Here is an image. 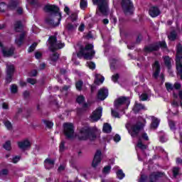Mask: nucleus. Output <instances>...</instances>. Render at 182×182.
I'll return each instance as SVG.
<instances>
[{"instance_id":"69168bd1","label":"nucleus","mask_w":182,"mask_h":182,"mask_svg":"<svg viewBox=\"0 0 182 182\" xmlns=\"http://www.w3.org/2000/svg\"><path fill=\"white\" fill-rule=\"evenodd\" d=\"M160 140L162 143H166V141H167V138H166V136H161Z\"/></svg>"},{"instance_id":"b1692460","label":"nucleus","mask_w":182,"mask_h":182,"mask_svg":"<svg viewBox=\"0 0 182 182\" xmlns=\"http://www.w3.org/2000/svg\"><path fill=\"white\" fill-rule=\"evenodd\" d=\"M23 39H25V33H21L18 37L16 38V43L18 46H21L23 43Z\"/></svg>"},{"instance_id":"680f3d73","label":"nucleus","mask_w":182,"mask_h":182,"mask_svg":"<svg viewBox=\"0 0 182 182\" xmlns=\"http://www.w3.org/2000/svg\"><path fill=\"white\" fill-rule=\"evenodd\" d=\"M174 88L176 90L181 89V84L176 82L174 84Z\"/></svg>"},{"instance_id":"39448f33","label":"nucleus","mask_w":182,"mask_h":182,"mask_svg":"<svg viewBox=\"0 0 182 182\" xmlns=\"http://www.w3.org/2000/svg\"><path fill=\"white\" fill-rule=\"evenodd\" d=\"M94 5L98 6V10L102 15H107L109 12V0H92Z\"/></svg>"},{"instance_id":"58836bf2","label":"nucleus","mask_w":182,"mask_h":182,"mask_svg":"<svg viewBox=\"0 0 182 182\" xmlns=\"http://www.w3.org/2000/svg\"><path fill=\"white\" fill-rule=\"evenodd\" d=\"M4 149L6 150H11V141H7L4 145Z\"/></svg>"},{"instance_id":"393cba45","label":"nucleus","mask_w":182,"mask_h":182,"mask_svg":"<svg viewBox=\"0 0 182 182\" xmlns=\"http://www.w3.org/2000/svg\"><path fill=\"white\" fill-rule=\"evenodd\" d=\"M2 52H3L4 56H5L6 58L12 56V55H14V50H12V49H8V50L3 49Z\"/></svg>"},{"instance_id":"0e129e2a","label":"nucleus","mask_w":182,"mask_h":182,"mask_svg":"<svg viewBox=\"0 0 182 182\" xmlns=\"http://www.w3.org/2000/svg\"><path fill=\"white\" fill-rule=\"evenodd\" d=\"M23 95L25 99L29 97V95H30L29 91H25Z\"/></svg>"},{"instance_id":"de8ad7c7","label":"nucleus","mask_w":182,"mask_h":182,"mask_svg":"<svg viewBox=\"0 0 182 182\" xmlns=\"http://www.w3.org/2000/svg\"><path fill=\"white\" fill-rule=\"evenodd\" d=\"M4 126L8 129V130H11V129H12V124L9 121H6L4 122Z\"/></svg>"},{"instance_id":"4468645a","label":"nucleus","mask_w":182,"mask_h":182,"mask_svg":"<svg viewBox=\"0 0 182 182\" xmlns=\"http://www.w3.org/2000/svg\"><path fill=\"white\" fill-rule=\"evenodd\" d=\"M102 161V151L97 150V152L95 154L92 166L95 168V167H97L99 164H100V162Z\"/></svg>"},{"instance_id":"8fccbe9b","label":"nucleus","mask_w":182,"mask_h":182,"mask_svg":"<svg viewBox=\"0 0 182 182\" xmlns=\"http://www.w3.org/2000/svg\"><path fill=\"white\" fill-rule=\"evenodd\" d=\"M28 83H30L31 85H35L36 83V80L33 78H28L27 79Z\"/></svg>"},{"instance_id":"4c0bfd02","label":"nucleus","mask_w":182,"mask_h":182,"mask_svg":"<svg viewBox=\"0 0 182 182\" xmlns=\"http://www.w3.org/2000/svg\"><path fill=\"white\" fill-rule=\"evenodd\" d=\"M13 76H14V75H12V74H6V83H11L12 82Z\"/></svg>"},{"instance_id":"3c124183","label":"nucleus","mask_w":182,"mask_h":182,"mask_svg":"<svg viewBox=\"0 0 182 182\" xmlns=\"http://www.w3.org/2000/svg\"><path fill=\"white\" fill-rule=\"evenodd\" d=\"M112 116H113V117L120 118V116L119 115V112L113 109H112Z\"/></svg>"},{"instance_id":"864d4df0","label":"nucleus","mask_w":182,"mask_h":182,"mask_svg":"<svg viewBox=\"0 0 182 182\" xmlns=\"http://www.w3.org/2000/svg\"><path fill=\"white\" fill-rule=\"evenodd\" d=\"M65 150V141H61L60 144V151H63Z\"/></svg>"},{"instance_id":"e433bc0d","label":"nucleus","mask_w":182,"mask_h":182,"mask_svg":"<svg viewBox=\"0 0 182 182\" xmlns=\"http://www.w3.org/2000/svg\"><path fill=\"white\" fill-rule=\"evenodd\" d=\"M169 127L171 130H176V123L173 120L168 121Z\"/></svg>"},{"instance_id":"0eeeda50","label":"nucleus","mask_w":182,"mask_h":182,"mask_svg":"<svg viewBox=\"0 0 182 182\" xmlns=\"http://www.w3.org/2000/svg\"><path fill=\"white\" fill-rule=\"evenodd\" d=\"M160 48L162 49H167V44H166V41L146 46L144 50L146 53H150V52H154V50H158Z\"/></svg>"},{"instance_id":"1a4fd4ad","label":"nucleus","mask_w":182,"mask_h":182,"mask_svg":"<svg viewBox=\"0 0 182 182\" xmlns=\"http://www.w3.org/2000/svg\"><path fill=\"white\" fill-rule=\"evenodd\" d=\"M64 134L68 139H73L75 136V129L73 123H64Z\"/></svg>"},{"instance_id":"a878e982","label":"nucleus","mask_w":182,"mask_h":182,"mask_svg":"<svg viewBox=\"0 0 182 182\" xmlns=\"http://www.w3.org/2000/svg\"><path fill=\"white\" fill-rule=\"evenodd\" d=\"M14 31H16V32H21V31H22V22L16 21L14 23Z\"/></svg>"},{"instance_id":"79ce46f5","label":"nucleus","mask_w":182,"mask_h":182,"mask_svg":"<svg viewBox=\"0 0 182 182\" xmlns=\"http://www.w3.org/2000/svg\"><path fill=\"white\" fill-rule=\"evenodd\" d=\"M87 66H88V68L90 69H95L96 68V64H95V63H93V62H87Z\"/></svg>"},{"instance_id":"052dcab7","label":"nucleus","mask_w":182,"mask_h":182,"mask_svg":"<svg viewBox=\"0 0 182 182\" xmlns=\"http://www.w3.org/2000/svg\"><path fill=\"white\" fill-rule=\"evenodd\" d=\"M7 174L8 171L6 169H3L0 173V176H6Z\"/></svg>"},{"instance_id":"338daca9","label":"nucleus","mask_w":182,"mask_h":182,"mask_svg":"<svg viewBox=\"0 0 182 182\" xmlns=\"http://www.w3.org/2000/svg\"><path fill=\"white\" fill-rule=\"evenodd\" d=\"M65 167L66 166L65 165H60L58 168V171H63V170H65Z\"/></svg>"},{"instance_id":"c756f323","label":"nucleus","mask_w":182,"mask_h":182,"mask_svg":"<svg viewBox=\"0 0 182 182\" xmlns=\"http://www.w3.org/2000/svg\"><path fill=\"white\" fill-rule=\"evenodd\" d=\"M58 59L59 54H58V53H54L50 56V60H51V62H56V60H58Z\"/></svg>"},{"instance_id":"5701e85b","label":"nucleus","mask_w":182,"mask_h":182,"mask_svg":"<svg viewBox=\"0 0 182 182\" xmlns=\"http://www.w3.org/2000/svg\"><path fill=\"white\" fill-rule=\"evenodd\" d=\"M151 119L152 120L151 124V129H157V127H159V124H160V120L155 117H151Z\"/></svg>"},{"instance_id":"bf43d9fd","label":"nucleus","mask_w":182,"mask_h":182,"mask_svg":"<svg viewBox=\"0 0 182 182\" xmlns=\"http://www.w3.org/2000/svg\"><path fill=\"white\" fill-rule=\"evenodd\" d=\"M64 12L67 14V15H70V9H69L67 6L64 9Z\"/></svg>"},{"instance_id":"473e14b6","label":"nucleus","mask_w":182,"mask_h":182,"mask_svg":"<svg viewBox=\"0 0 182 182\" xmlns=\"http://www.w3.org/2000/svg\"><path fill=\"white\" fill-rule=\"evenodd\" d=\"M137 147L141 149V150H146V149H147V145L143 144L141 140L139 139L137 144Z\"/></svg>"},{"instance_id":"f704fd0d","label":"nucleus","mask_w":182,"mask_h":182,"mask_svg":"<svg viewBox=\"0 0 182 182\" xmlns=\"http://www.w3.org/2000/svg\"><path fill=\"white\" fill-rule=\"evenodd\" d=\"M112 169V166H105L102 171V173L105 174H109L110 173V170Z\"/></svg>"},{"instance_id":"c9c22d12","label":"nucleus","mask_w":182,"mask_h":182,"mask_svg":"<svg viewBox=\"0 0 182 182\" xmlns=\"http://www.w3.org/2000/svg\"><path fill=\"white\" fill-rule=\"evenodd\" d=\"M148 98H149V95H147V94L146 93H142L139 96V100H141L142 102L147 100Z\"/></svg>"},{"instance_id":"7c9ffc66","label":"nucleus","mask_w":182,"mask_h":182,"mask_svg":"<svg viewBox=\"0 0 182 182\" xmlns=\"http://www.w3.org/2000/svg\"><path fill=\"white\" fill-rule=\"evenodd\" d=\"M158 178H159V175H157L156 173H152L149 176L150 182H156L157 181Z\"/></svg>"},{"instance_id":"7ed1b4c3","label":"nucleus","mask_w":182,"mask_h":182,"mask_svg":"<svg viewBox=\"0 0 182 182\" xmlns=\"http://www.w3.org/2000/svg\"><path fill=\"white\" fill-rule=\"evenodd\" d=\"M96 134L88 127H83L80 130L78 134L79 140H90L91 141L95 140Z\"/></svg>"},{"instance_id":"6ab92c4d","label":"nucleus","mask_w":182,"mask_h":182,"mask_svg":"<svg viewBox=\"0 0 182 182\" xmlns=\"http://www.w3.org/2000/svg\"><path fill=\"white\" fill-rule=\"evenodd\" d=\"M6 75H14L15 73V65L14 64L7 63L6 64Z\"/></svg>"},{"instance_id":"6e6552de","label":"nucleus","mask_w":182,"mask_h":182,"mask_svg":"<svg viewBox=\"0 0 182 182\" xmlns=\"http://www.w3.org/2000/svg\"><path fill=\"white\" fill-rule=\"evenodd\" d=\"M130 105V99L126 97H120L114 101L115 109H120L121 106H124L125 109L129 107Z\"/></svg>"},{"instance_id":"e2e57ef3","label":"nucleus","mask_w":182,"mask_h":182,"mask_svg":"<svg viewBox=\"0 0 182 182\" xmlns=\"http://www.w3.org/2000/svg\"><path fill=\"white\" fill-rule=\"evenodd\" d=\"M172 106H173V107H178V106H180V104L177 101H173L172 102Z\"/></svg>"},{"instance_id":"13d9d810","label":"nucleus","mask_w":182,"mask_h":182,"mask_svg":"<svg viewBox=\"0 0 182 182\" xmlns=\"http://www.w3.org/2000/svg\"><path fill=\"white\" fill-rule=\"evenodd\" d=\"M35 57L36 59H41V58H42V53L36 52L35 54Z\"/></svg>"},{"instance_id":"f257e3e1","label":"nucleus","mask_w":182,"mask_h":182,"mask_svg":"<svg viewBox=\"0 0 182 182\" xmlns=\"http://www.w3.org/2000/svg\"><path fill=\"white\" fill-rule=\"evenodd\" d=\"M46 12H49L53 15L46 18V23L51 28L59 26L60 21H62V13L59 10V7L55 5L47 4L44 7Z\"/></svg>"},{"instance_id":"9d476101","label":"nucleus","mask_w":182,"mask_h":182,"mask_svg":"<svg viewBox=\"0 0 182 182\" xmlns=\"http://www.w3.org/2000/svg\"><path fill=\"white\" fill-rule=\"evenodd\" d=\"M122 6L125 15H132L133 14V3L130 0H122Z\"/></svg>"},{"instance_id":"c85d7f7f","label":"nucleus","mask_w":182,"mask_h":182,"mask_svg":"<svg viewBox=\"0 0 182 182\" xmlns=\"http://www.w3.org/2000/svg\"><path fill=\"white\" fill-rule=\"evenodd\" d=\"M168 38L170 41H176L177 38V33H176V31H173L168 36Z\"/></svg>"},{"instance_id":"6e6d98bb","label":"nucleus","mask_w":182,"mask_h":182,"mask_svg":"<svg viewBox=\"0 0 182 182\" xmlns=\"http://www.w3.org/2000/svg\"><path fill=\"white\" fill-rule=\"evenodd\" d=\"M119 74H115V75H112V79L114 82H117V80L119 79Z\"/></svg>"},{"instance_id":"37998d69","label":"nucleus","mask_w":182,"mask_h":182,"mask_svg":"<svg viewBox=\"0 0 182 182\" xmlns=\"http://www.w3.org/2000/svg\"><path fill=\"white\" fill-rule=\"evenodd\" d=\"M86 6H87V1H86L85 0H81L80 1V8L82 9H85V8H86Z\"/></svg>"},{"instance_id":"2f4dec72","label":"nucleus","mask_w":182,"mask_h":182,"mask_svg":"<svg viewBox=\"0 0 182 182\" xmlns=\"http://www.w3.org/2000/svg\"><path fill=\"white\" fill-rule=\"evenodd\" d=\"M117 176L118 177V178H119V180H122L123 178H124V173H123V171L122 169L118 170V171L117 172Z\"/></svg>"},{"instance_id":"bb28decb","label":"nucleus","mask_w":182,"mask_h":182,"mask_svg":"<svg viewBox=\"0 0 182 182\" xmlns=\"http://www.w3.org/2000/svg\"><path fill=\"white\" fill-rule=\"evenodd\" d=\"M164 60L166 66H167L168 68H171V60L170 59V57L165 56L164 58Z\"/></svg>"},{"instance_id":"412c9836","label":"nucleus","mask_w":182,"mask_h":182,"mask_svg":"<svg viewBox=\"0 0 182 182\" xmlns=\"http://www.w3.org/2000/svg\"><path fill=\"white\" fill-rule=\"evenodd\" d=\"M44 164H45L46 168L49 170V168H52V167H53V166H55V161H53L50 159H47L44 161Z\"/></svg>"},{"instance_id":"20e7f679","label":"nucleus","mask_w":182,"mask_h":182,"mask_svg":"<svg viewBox=\"0 0 182 182\" xmlns=\"http://www.w3.org/2000/svg\"><path fill=\"white\" fill-rule=\"evenodd\" d=\"M176 70L177 75L182 80V46L181 44H178L176 46Z\"/></svg>"},{"instance_id":"ea45409f","label":"nucleus","mask_w":182,"mask_h":182,"mask_svg":"<svg viewBox=\"0 0 182 182\" xmlns=\"http://www.w3.org/2000/svg\"><path fill=\"white\" fill-rule=\"evenodd\" d=\"M76 28V26H75L72 23H68L66 26V29H68V31H75V28Z\"/></svg>"},{"instance_id":"f8f14e48","label":"nucleus","mask_w":182,"mask_h":182,"mask_svg":"<svg viewBox=\"0 0 182 182\" xmlns=\"http://www.w3.org/2000/svg\"><path fill=\"white\" fill-rule=\"evenodd\" d=\"M144 127V124L141 122H137L132 127V132L130 133L132 137H137L140 130Z\"/></svg>"},{"instance_id":"2eb2a0df","label":"nucleus","mask_w":182,"mask_h":182,"mask_svg":"<svg viewBox=\"0 0 182 182\" xmlns=\"http://www.w3.org/2000/svg\"><path fill=\"white\" fill-rule=\"evenodd\" d=\"M107 96H109V90L107 88L103 87L98 91L97 97L100 100H105Z\"/></svg>"},{"instance_id":"dca6fc26","label":"nucleus","mask_w":182,"mask_h":182,"mask_svg":"<svg viewBox=\"0 0 182 182\" xmlns=\"http://www.w3.org/2000/svg\"><path fill=\"white\" fill-rule=\"evenodd\" d=\"M153 68V78L157 79L159 77V75H160V63H159V61H155L154 65H152Z\"/></svg>"},{"instance_id":"a18cd8bd","label":"nucleus","mask_w":182,"mask_h":182,"mask_svg":"<svg viewBox=\"0 0 182 182\" xmlns=\"http://www.w3.org/2000/svg\"><path fill=\"white\" fill-rule=\"evenodd\" d=\"M36 46H38V43H33L30 48H28V52H33V50H35Z\"/></svg>"},{"instance_id":"72a5a7b5","label":"nucleus","mask_w":182,"mask_h":182,"mask_svg":"<svg viewBox=\"0 0 182 182\" xmlns=\"http://www.w3.org/2000/svg\"><path fill=\"white\" fill-rule=\"evenodd\" d=\"M82 86H83V82L82 80H79L75 83V87L78 90H82Z\"/></svg>"},{"instance_id":"f03ea898","label":"nucleus","mask_w":182,"mask_h":182,"mask_svg":"<svg viewBox=\"0 0 182 182\" xmlns=\"http://www.w3.org/2000/svg\"><path fill=\"white\" fill-rule=\"evenodd\" d=\"M92 44L87 43L85 47H81L80 51L77 53V58H82L86 60H92L95 58L96 52L93 50Z\"/></svg>"},{"instance_id":"603ef678","label":"nucleus","mask_w":182,"mask_h":182,"mask_svg":"<svg viewBox=\"0 0 182 182\" xmlns=\"http://www.w3.org/2000/svg\"><path fill=\"white\" fill-rule=\"evenodd\" d=\"M180 171V168H174L173 170V176L174 177H177L178 176V171Z\"/></svg>"},{"instance_id":"4d7b16f0","label":"nucleus","mask_w":182,"mask_h":182,"mask_svg":"<svg viewBox=\"0 0 182 182\" xmlns=\"http://www.w3.org/2000/svg\"><path fill=\"white\" fill-rule=\"evenodd\" d=\"M120 139H121V137H120V135H119V134H116L114 136V141H116L117 143L120 141Z\"/></svg>"},{"instance_id":"a211bd4d","label":"nucleus","mask_w":182,"mask_h":182,"mask_svg":"<svg viewBox=\"0 0 182 182\" xmlns=\"http://www.w3.org/2000/svg\"><path fill=\"white\" fill-rule=\"evenodd\" d=\"M149 14L151 18H156L160 15L161 11L157 6H152L149 9Z\"/></svg>"},{"instance_id":"c03bdc74","label":"nucleus","mask_w":182,"mask_h":182,"mask_svg":"<svg viewBox=\"0 0 182 182\" xmlns=\"http://www.w3.org/2000/svg\"><path fill=\"white\" fill-rule=\"evenodd\" d=\"M44 124H46V127H48V129L53 127V122L50 121H44Z\"/></svg>"},{"instance_id":"4be33fe9","label":"nucleus","mask_w":182,"mask_h":182,"mask_svg":"<svg viewBox=\"0 0 182 182\" xmlns=\"http://www.w3.org/2000/svg\"><path fill=\"white\" fill-rule=\"evenodd\" d=\"M105 82V77L100 74L95 75V85H102Z\"/></svg>"},{"instance_id":"f3484780","label":"nucleus","mask_w":182,"mask_h":182,"mask_svg":"<svg viewBox=\"0 0 182 182\" xmlns=\"http://www.w3.org/2000/svg\"><path fill=\"white\" fill-rule=\"evenodd\" d=\"M18 146L21 150H28V149H31V141L28 139H25L23 141L18 142Z\"/></svg>"},{"instance_id":"cd10ccee","label":"nucleus","mask_w":182,"mask_h":182,"mask_svg":"<svg viewBox=\"0 0 182 182\" xmlns=\"http://www.w3.org/2000/svg\"><path fill=\"white\" fill-rule=\"evenodd\" d=\"M103 132L105 133H110L112 132V126L109 124H105L103 126Z\"/></svg>"},{"instance_id":"9b49d317","label":"nucleus","mask_w":182,"mask_h":182,"mask_svg":"<svg viewBox=\"0 0 182 182\" xmlns=\"http://www.w3.org/2000/svg\"><path fill=\"white\" fill-rule=\"evenodd\" d=\"M18 6L16 1H11L9 6L4 2L0 3V12H6V11H14Z\"/></svg>"},{"instance_id":"a19ab883","label":"nucleus","mask_w":182,"mask_h":182,"mask_svg":"<svg viewBox=\"0 0 182 182\" xmlns=\"http://www.w3.org/2000/svg\"><path fill=\"white\" fill-rule=\"evenodd\" d=\"M11 93H16V92H18V86L15 84L12 85L11 86Z\"/></svg>"},{"instance_id":"aec40b11","label":"nucleus","mask_w":182,"mask_h":182,"mask_svg":"<svg viewBox=\"0 0 182 182\" xmlns=\"http://www.w3.org/2000/svg\"><path fill=\"white\" fill-rule=\"evenodd\" d=\"M140 110H146V107L143 104L135 103V105L133 108L134 113H139Z\"/></svg>"},{"instance_id":"09e8293b","label":"nucleus","mask_w":182,"mask_h":182,"mask_svg":"<svg viewBox=\"0 0 182 182\" xmlns=\"http://www.w3.org/2000/svg\"><path fill=\"white\" fill-rule=\"evenodd\" d=\"M70 18L71 19V21H76V19H77V14L76 13H73L70 16Z\"/></svg>"},{"instance_id":"5fc2aeb1","label":"nucleus","mask_w":182,"mask_h":182,"mask_svg":"<svg viewBox=\"0 0 182 182\" xmlns=\"http://www.w3.org/2000/svg\"><path fill=\"white\" fill-rule=\"evenodd\" d=\"M166 87L167 90H173V85L171 83H166Z\"/></svg>"},{"instance_id":"49530a36","label":"nucleus","mask_w":182,"mask_h":182,"mask_svg":"<svg viewBox=\"0 0 182 182\" xmlns=\"http://www.w3.org/2000/svg\"><path fill=\"white\" fill-rule=\"evenodd\" d=\"M77 102L79 103V105L83 103V102H85V97H83V95L77 97Z\"/></svg>"},{"instance_id":"ddd939ff","label":"nucleus","mask_w":182,"mask_h":182,"mask_svg":"<svg viewBox=\"0 0 182 182\" xmlns=\"http://www.w3.org/2000/svg\"><path fill=\"white\" fill-rule=\"evenodd\" d=\"M102 112H103L102 107L97 108L90 117V122H97V120H100L102 117Z\"/></svg>"},{"instance_id":"423d86ee","label":"nucleus","mask_w":182,"mask_h":182,"mask_svg":"<svg viewBox=\"0 0 182 182\" xmlns=\"http://www.w3.org/2000/svg\"><path fill=\"white\" fill-rule=\"evenodd\" d=\"M49 49L51 52H55L58 49H62L65 46V43H62L56 41V36H50L48 39Z\"/></svg>"},{"instance_id":"774afa93","label":"nucleus","mask_w":182,"mask_h":182,"mask_svg":"<svg viewBox=\"0 0 182 182\" xmlns=\"http://www.w3.org/2000/svg\"><path fill=\"white\" fill-rule=\"evenodd\" d=\"M139 182H146V176H141Z\"/></svg>"}]
</instances>
